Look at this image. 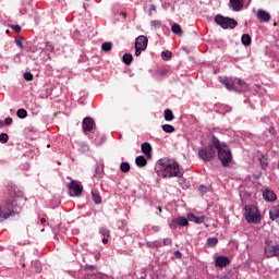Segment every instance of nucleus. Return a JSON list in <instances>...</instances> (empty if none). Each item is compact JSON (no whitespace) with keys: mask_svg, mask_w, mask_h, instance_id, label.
Instances as JSON below:
<instances>
[{"mask_svg":"<svg viewBox=\"0 0 279 279\" xmlns=\"http://www.w3.org/2000/svg\"><path fill=\"white\" fill-rule=\"evenodd\" d=\"M102 243H104V245H106L108 243V238H104Z\"/></svg>","mask_w":279,"mask_h":279,"instance_id":"nucleus-48","label":"nucleus"},{"mask_svg":"<svg viewBox=\"0 0 279 279\" xmlns=\"http://www.w3.org/2000/svg\"><path fill=\"white\" fill-rule=\"evenodd\" d=\"M135 162L137 167H145L147 165V159H145V156H138L136 157Z\"/></svg>","mask_w":279,"mask_h":279,"instance_id":"nucleus-24","label":"nucleus"},{"mask_svg":"<svg viewBox=\"0 0 279 279\" xmlns=\"http://www.w3.org/2000/svg\"><path fill=\"white\" fill-rule=\"evenodd\" d=\"M171 243H173V241L170 238H166L161 241L162 247L163 245H171Z\"/></svg>","mask_w":279,"mask_h":279,"instance_id":"nucleus-41","label":"nucleus"},{"mask_svg":"<svg viewBox=\"0 0 279 279\" xmlns=\"http://www.w3.org/2000/svg\"><path fill=\"white\" fill-rule=\"evenodd\" d=\"M174 255L177 258H182V253H180V251H175Z\"/></svg>","mask_w":279,"mask_h":279,"instance_id":"nucleus-46","label":"nucleus"},{"mask_svg":"<svg viewBox=\"0 0 279 279\" xmlns=\"http://www.w3.org/2000/svg\"><path fill=\"white\" fill-rule=\"evenodd\" d=\"M142 151L145 154V156H149L151 154V145L149 143H143Z\"/></svg>","mask_w":279,"mask_h":279,"instance_id":"nucleus-21","label":"nucleus"},{"mask_svg":"<svg viewBox=\"0 0 279 279\" xmlns=\"http://www.w3.org/2000/svg\"><path fill=\"white\" fill-rule=\"evenodd\" d=\"M148 43H149V39H147L144 35H141L135 39V48L144 49L145 51V49H147Z\"/></svg>","mask_w":279,"mask_h":279,"instance_id":"nucleus-13","label":"nucleus"},{"mask_svg":"<svg viewBox=\"0 0 279 279\" xmlns=\"http://www.w3.org/2000/svg\"><path fill=\"white\" fill-rule=\"evenodd\" d=\"M24 80L26 82H32V80H34V75L32 73H29V72H25L24 73Z\"/></svg>","mask_w":279,"mask_h":279,"instance_id":"nucleus-37","label":"nucleus"},{"mask_svg":"<svg viewBox=\"0 0 279 279\" xmlns=\"http://www.w3.org/2000/svg\"><path fill=\"white\" fill-rule=\"evenodd\" d=\"M230 265V258L226 256L216 257V267H228Z\"/></svg>","mask_w":279,"mask_h":279,"instance_id":"nucleus-15","label":"nucleus"},{"mask_svg":"<svg viewBox=\"0 0 279 279\" xmlns=\"http://www.w3.org/2000/svg\"><path fill=\"white\" fill-rule=\"evenodd\" d=\"M4 124L5 125H12V118L4 119Z\"/></svg>","mask_w":279,"mask_h":279,"instance_id":"nucleus-45","label":"nucleus"},{"mask_svg":"<svg viewBox=\"0 0 279 279\" xmlns=\"http://www.w3.org/2000/svg\"><path fill=\"white\" fill-rule=\"evenodd\" d=\"M9 138L7 133L0 134V143H8Z\"/></svg>","mask_w":279,"mask_h":279,"instance_id":"nucleus-38","label":"nucleus"},{"mask_svg":"<svg viewBox=\"0 0 279 279\" xmlns=\"http://www.w3.org/2000/svg\"><path fill=\"white\" fill-rule=\"evenodd\" d=\"M151 12H156V5L150 4L149 7V16H151Z\"/></svg>","mask_w":279,"mask_h":279,"instance_id":"nucleus-44","label":"nucleus"},{"mask_svg":"<svg viewBox=\"0 0 279 279\" xmlns=\"http://www.w3.org/2000/svg\"><path fill=\"white\" fill-rule=\"evenodd\" d=\"M211 143V146L202 147L198 150L199 158L204 160V162H210V160H213V158L216 156V148L222 167H228V165L232 162V153L230 151V148H228V145H226V143H221V141H219V138L216 136H213Z\"/></svg>","mask_w":279,"mask_h":279,"instance_id":"nucleus-1","label":"nucleus"},{"mask_svg":"<svg viewBox=\"0 0 279 279\" xmlns=\"http://www.w3.org/2000/svg\"><path fill=\"white\" fill-rule=\"evenodd\" d=\"M92 199H93L94 204H101V202H102L101 195H99V193L96 191H92Z\"/></svg>","mask_w":279,"mask_h":279,"instance_id":"nucleus-23","label":"nucleus"},{"mask_svg":"<svg viewBox=\"0 0 279 279\" xmlns=\"http://www.w3.org/2000/svg\"><path fill=\"white\" fill-rule=\"evenodd\" d=\"M84 279H110V277L101 272H97V274H88L84 277Z\"/></svg>","mask_w":279,"mask_h":279,"instance_id":"nucleus-19","label":"nucleus"},{"mask_svg":"<svg viewBox=\"0 0 279 279\" xmlns=\"http://www.w3.org/2000/svg\"><path fill=\"white\" fill-rule=\"evenodd\" d=\"M263 197L265 202H276L278 199V196L276 195V193L270 189L264 190Z\"/></svg>","mask_w":279,"mask_h":279,"instance_id":"nucleus-14","label":"nucleus"},{"mask_svg":"<svg viewBox=\"0 0 279 279\" xmlns=\"http://www.w3.org/2000/svg\"><path fill=\"white\" fill-rule=\"evenodd\" d=\"M269 218L271 221H276V219H279V205L271 207L269 210Z\"/></svg>","mask_w":279,"mask_h":279,"instance_id":"nucleus-17","label":"nucleus"},{"mask_svg":"<svg viewBox=\"0 0 279 279\" xmlns=\"http://www.w3.org/2000/svg\"><path fill=\"white\" fill-rule=\"evenodd\" d=\"M167 74V70H162L161 72H160V75H166Z\"/></svg>","mask_w":279,"mask_h":279,"instance_id":"nucleus-50","label":"nucleus"},{"mask_svg":"<svg viewBox=\"0 0 279 279\" xmlns=\"http://www.w3.org/2000/svg\"><path fill=\"white\" fill-rule=\"evenodd\" d=\"M122 60H123L124 64L130 65V64H132V60H134V58L130 53H124L122 57Z\"/></svg>","mask_w":279,"mask_h":279,"instance_id":"nucleus-25","label":"nucleus"},{"mask_svg":"<svg viewBox=\"0 0 279 279\" xmlns=\"http://www.w3.org/2000/svg\"><path fill=\"white\" fill-rule=\"evenodd\" d=\"M220 84L227 88V90H233L235 93H243L247 90V83L241 78H222Z\"/></svg>","mask_w":279,"mask_h":279,"instance_id":"nucleus-4","label":"nucleus"},{"mask_svg":"<svg viewBox=\"0 0 279 279\" xmlns=\"http://www.w3.org/2000/svg\"><path fill=\"white\" fill-rule=\"evenodd\" d=\"M165 119L167 121H173L174 117H173V111H171V109L165 110Z\"/></svg>","mask_w":279,"mask_h":279,"instance_id":"nucleus-28","label":"nucleus"},{"mask_svg":"<svg viewBox=\"0 0 279 279\" xmlns=\"http://www.w3.org/2000/svg\"><path fill=\"white\" fill-rule=\"evenodd\" d=\"M162 130L167 134H172V132H175V128H173V125H171V124H163Z\"/></svg>","mask_w":279,"mask_h":279,"instance_id":"nucleus-27","label":"nucleus"},{"mask_svg":"<svg viewBox=\"0 0 279 279\" xmlns=\"http://www.w3.org/2000/svg\"><path fill=\"white\" fill-rule=\"evenodd\" d=\"M259 162H260V165H262V169H267V166L269 165V162L267 161V158L262 157V158L259 159Z\"/></svg>","mask_w":279,"mask_h":279,"instance_id":"nucleus-35","label":"nucleus"},{"mask_svg":"<svg viewBox=\"0 0 279 279\" xmlns=\"http://www.w3.org/2000/svg\"><path fill=\"white\" fill-rule=\"evenodd\" d=\"M161 56L163 60H171V51H163Z\"/></svg>","mask_w":279,"mask_h":279,"instance_id":"nucleus-40","label":"nucleus"},{"mask_svg":"<svg viewBox=\"0 0 279 279\" xmlns=\"http://www.w3.org/2000/svg\"><path fill=\"white\" fill-rule=\"evenodd\" d=\"M45 53H51L53 51V45L51 43H46L45 48L43 50Z\"/></svg>","mask_w":279,"mask_h":279,"instance_id":"nucleus-31","label":"nucleus"},{"mask_svg":"<svg viewBox=\"0 0 279 279\" xmlns=\"http://www.w3.org/2000/svg\"><path fill=\"white\" fill-rule=\"evenodd\" d=\"M5 34H10V29H7V31H5Z\"/></svg>","mask_w":279,"mask_h":279,"instance_id":"nucleus-53","label":"nucleus"},{"mask_svg":"<svg viewBox=\"0 0 279 279\" xmlns=\"http://www.w3.org/2000/svg\"><path fill=\"white\" fill-rule=\"evenodd\" d=\"M178 226H180V227L189 226V220L184 217H179L177 219H173L170 222V228L172 230H175L178 228Z\"/></svg>","mask_w":279,"mask_h":279,"instance_id":"nucleus-11","label":"nucleus"},{"mask_svg":"<svg viewBox=\"0 0 279 279\" xmlns=\"http://www.w3.org/2000/svg\"><path fill=\"white\" fill-rule=\"evenodd\" d=\"M205 219H206V217H204V216L197 217V216H195V214L187 215V220L194 221V223H204Z\"/></svg>","mask_w":279,"mask_h":279,"instance_id":"nucleus-18","label":"nucleus"},{"mask_svg":"<svg viewBox=\"0 0 279 279\" xmlns=\"http://www.w3.org/2000/svg\"><path fill=\"white\" fill-rule=\"evenodd\" d=\"M157 210H158L159 213H162V209H161L160 207H157Z\"/></svg>","mask_w":279,"mask_h":279,"instance_id":"nucleus-52","label":"nucleus"},{"mask_svg":"<svg viewBox=\"0 0 279 279\" xmlns=\"http://www.w3.org/2000/svg\"><path fill=\"white\" fill-rule=\"evenodd\" d=\"M158 167L160 168L162 178H182V171L180 170V165L169 158H163L158 160Z\"/></svg>","mask_w":279,"mask_h":279,"instance_id":"nucleus-3","label":"nucleus"},{"mask_svg":"<svg viewBox=\"0 0 279 279\" xmlns=\"http://www.w3.org/2000/svg\"><path fill=\"white\" fill-rule=\"evenodd\" d=\"M153 232H160V227L154 226L153 227Z\"/></svg>","mask_w":279,"mask_h":279,"instance_id":"nucleus-47","label":"nucleus"},{"mask_svg":"<svg viewBox=\"0 0 279 279\" xmlns=\"http://www.w3.org/2000/svg\"><path fill=\"white\" fill-rule=\"evenodd\" d=\"M244 215L248 223H258V221H260V214L258 213V208L254 205H246Z\"/></svg>","mask_w":279,"mask_h":279,"instance_id":"nucleus-5","label":"nucleus"},{"mask_svg":"<svg viewBox=\"0 0 279 279\" xmlns=\"http://www.w3.org/2000/svg\"><path fill=\"white\" fill-rule=\"evenodd\" d=\"M21 199H23V192L14 190L11 197L0 206V219H10V217L19 215L21 213V206H19Z\"/></svg>","mask_w":279,"mask_h":279,"instance_id":"nucleus-2","label":"nucleus"},{"mask_svg":"<svg viewBox=\"0 0 279 279\" xmlns=\"http://www.w3.org/2000/svg\"><path fill=\"white\" fill-rule=\"evenodd\" d=\"M101 49H102V51H110V49H112V44L106 41V43H104V44L101 45Z\"/></svg>","mask_w":279,"mask_h":279,"instance_id":"nucleus-34","label":"nucleus"},{"mask_svg":"<svg viewBox=\"0 0 279 279\" xmlns=\"http://www.w3.org/2000/svg\"><path fill=\"white\" fill-rule=\"evenodd\" d=\"M217 243H219V239H217V238L207 239V246L208 247H215V245H217Z\"/></svg>","mask_w":279,"mask_h":279,"instance_id":"nucleus-29","label":"nucleus"},{"mask_svg":"<svg viewBox=\"0 0 279 279\" xmlns=\"http://www.w3.org/2000/svg\"><path fill=\"white\" fill-rule=\"evenodd\" d=\"M151 29H160L162 27V22L159 20H154L150 22Z\"/></svg>","mask_w":279,"mask_h":279,"instance_id":"nucleus-26","label":"nucleus"},{"mask_svg":"<svg viewBox=\"0 0 279 279\" xmlns=\"http://www.w3.org/2000/svg\"><path fill=\"white\" fill-rule=\"evenodd\" d=\"M215 23H217V25H220L222 29H234V27L239 25V22H236V20L226 17L223 15H216Z\"/></svg>","mask_w":279,"mask_h":279,"instance_id":"nucleus-7","label":"nucleus"},{"mask_svg":"<svg viewBox=\"0 0 279 279\" xmlns=\"http://www.w3.org/2000/svg\"><path fill=\"white\" fill-rule=\"evenodd\" d=\"M3 123H5V122L0 121V128H3Z\"/></svg>","mask_w":279,"mask_h":279,"instance_id":"nucleus-51","label":"nucleus"},{"mask_svg":"<svg viewBox=\"0 0 279 279\" xmlns=\"http://www.w3.org/2000/svg\"><path fill=\"white\" fill-rule=\"evenodd\" d=\"M215 23H217V25H220L222 29H234V27L239 25V22H236V20L226 17L223 15H216Z\"/></svg>","mask_w":279,"mask_h":279,"instance_id":"nucleus-6","label":"nucleus"},{"mask_svg":"<svg viewBox=\"0 0 279 279\" xmlns=\"http://www.w3.org/2000/svg\"><path fill=\"white\" fill-rule=\"evenodd\" d=\"M148 247H162V241L147 242Z\"/></svg>","mask_w":279,"mask_h":279,"instance_id":"nucleus-33","label":"nucleus"},{"mask_svg":"<svg viewBox=\"0 0 279 279\" xmlns=\"http://www.w3.org/2000/svg\"><path fill=\"white\" fill-rule=\"evenodd\" d=\"M11 29H13L14 32H16V34H20V32H21V26H19V25H12L11 26Z\"/></svg>","mask_w":279,"mask_h":279,"instance_id":"nucleus-42","label":"nucleus"},{"mask_svg":"<svg viewBox=\"0 0 279 279\" xmlns=\"http://www.w3.org/2000/svg\"><path fill=\"white\" fill-rule=\"evenodd\" d=\"M40 223H43V225H44V223H47V219L41 218V219H40Z\"/></svg>","mask_w":279,"mask_h":279,"instance_id":"nucleus-49","label":"nucleus"},{"mask_svg":"<svg viewBox=\"0 0 279 279\" xmlns=\"http://www.w3.org/2000/svg\"><path fill=\"white\" fill-rule=\"evenodd\" d=\"M23 37H19V38H16L15 39V45H16V47H19L20 49H23Z\"/></svg>","mask_w":279,"mask_h":279,"instance_id":"nucleus-36","label":"nucleus"},{"mask_svg":"<svg viewBox=\"0 0 279 279\" xmlns=\"http://www.w3.org/2000/svg\"><path fill=\"white\" fill-rule=\"evenodd\" d=\"M230 5L233 12H240L243 9V0H230Z\"/></svg>","mask_w":279,"mask_h":279,"instance_id":"nucleus-16","label":"nucleus"},{"mask_svg":"<svg viewBox=\"0 0 279 279\" xmlns=\"http://www.w3.org/2000/svg\"><path fill=\"white\" fill-rule=\"evenodd\" d=\"M241 43L244 47H250L252 45V37L248 34H243L241 37Z\"/></svg>","mask_w":279,"mask_h":279,"instance_id":"nucleus-20","label":"nucleus"},{"mask_svg":"<svg viewBox=\"0 0 279 279\" xmlns=\"http://www.w3.org/2000/svg\"><path fill=\"white\" fill-rule=\"evenodd\" d=\"M142 51H145V50L143 48H135V56L138 58Z\"/></svg>","mask_w":279,"mask_h":279,"instance_id":"nucleus-43","label":"nucleus"},{"mask_svg":"<svg viewBox=\"0 0 279 279\" xmlns=\"http://www.w3.org/2000/svg\"><path fill=\"white\" fill-rule=\"evenodd\" d=\"M265 256L266 258H274V256H279V244L271 245V241L266 240Z\"/></svg>","mask_w":279,"mask_h":279,"instance_id":"nucleus-9","label":"nucleus"},{"mask_svg":"<svg viewBox=\"0 0 279 279\" xmlns=\"http://www.w3.org/2000/svg\"><path fill=\"white\" fill-rule=\"evenodd\" d=\"M172 34H175L177 36H182V26L180 24H173L171 26Z\"/></svg>","mask_w":279,"mask_h":279,"instance_id":"nucleus-22","label":"nucleus"},{"mask_svg":"<svg viewBox=\"0 0 279 279\" xmlns=\"http://www.w3.org/2000/svg\"><path fill=\"white\" fill-rule=\"evenodd\" d=\"M256 15L260 23H269L271 21V14L263 9H258Z\"/></svg>","mask_w":279,"mask_h":279,"instance_id":"nucleus-10","label":"nucleus"},{"mask_svg":"<svg viewBox=\"0 0 279 279\" xmlns=\"http://www.w3.org/2000/svg\"><path fill=\"white\" fill-rule=\"evenodd\" d=\"M120 171H122V173H129L130 172V163L128 162H122L120 165Z\"/></svg>","mask_w":279,"mask_h":279,"instance_id":"nucleus-30","label":"nucleus"},{"mask_svg":"<svg viewBox=\"0 0 279 279\" xmlns=\"http://www.w3.org/2000/svg\"><path fill=\"white\" fill-rule=\"evenodd\" d=\"M99 232L102 234V236H110V230L104 227L99 229Z\"/></svg>","mask_w":279,"mask_h":279,"instance_id":"nucleus-39","label":"nucleus"},{"mask_svg":"<svg viewBox=\"0 0 279 279\" xmlns=\"http://www.w3.org/2000/svg\"><path fill=\"white\" fill-rule=\"evenodd\" d=\"M93 128H95V120L90 117H86L83 119V132H93Z\"/></svg>","mask_w":279,"mask_h":279,"instance_id":"nucleus-12","label":"nucleus"},{"mask_svg":"<svg viewBox=\"0 0 279 279\" xmlns=\"http://www.w3.org/2000/svg\"><path fill=\"white\" fill-rule=\"evenodd\" d=\"M68 180H71V182L68 184L70 196L80 197V195H82L84 192V186H82V183L80 181L72 180L71 178H68Z\"/></svg>","mask_w":279,"mask_h":279,"instance_id":"nucleus-8","label":"nucleus"},{"mask_svg":"<svg viewBox=\"0 0 279 279\" xmlns=\"http://www.w3.org/2000/svg\"><path fill=\"white\" fill-rule=\"evenodd\" d=\"M16 116L19 117V119H25L27 117V110L19 109Z\"/></svg>","mask_w":279,"mask_h":279,"instance_id":"nucleus-32","label":"nucleus"}]
</instances>
